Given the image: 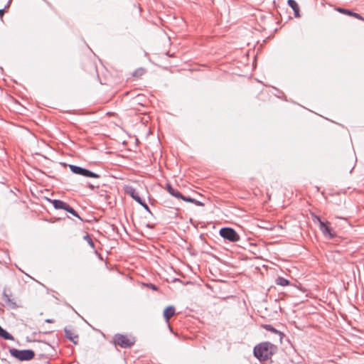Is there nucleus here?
<instances>
[{
	"instance_id": "obj_19",
	"label": "nucleus",
	"mask_w": 364,
	"mask_h": 364,
	"mask_svg": "<svg viewBox=\"0 0 364 364\" xmlns=\"http://www.w3.org/2000/svg\"><path fill=\"white\" fill-rule=\"evenodd\" d=\"M170 194L177 198H182V194L177 190H175L174 188L173 189V191L170 193Z\"/></svg>"
},
{
	"instance_id": "obj_15",
	"label": "nucleus",
	"mask_w": 364,
	"mask_h": 364,
	"mask_svg": "<svg viewBox=\"0 0 364 364\" xmlns=\"http://www.w3.org/2000/svg\"><path fill=\"white\" fill-rule=\"evenodd\" d=\"M262 327L266 329L268 331L272 332L274 333H281L278 330H277L275 328H274L271 325L265 324L263 325Z\"/></svg>"
},
{
	"instance_id": "obj_8",
	"label": "nucleus",
	"mask_w": 364,
	"mask_h": 364,
	"mask_svg": "<svg viewBox=\"0 0 364 364\" xmlns=\"http://www.w3.org/2000/svg\"><path fill=\"white\" fill-rule=\"evenodd\" d=\"M319 228L321 231L326 237H328L330 239L334 237L335 234L333 233L332 230L329 227H328L325 223L321 222V225L319 226Z\"/></svg>"
},
{
	"instance_id": "obj_20",
	"label": "nucleus",
	"mask_w": 364,
	"mask_h": 364,
	"mask_svg": "<svg viewBox=\"0 0 364 364\" xmlns=\"http://www.w3.org/2000/svg\"><path fill=\"white\" fill-rule=\"evenodd\" d=\"M312 218H313L314 222H318L319 223V226L321 225V222H322V221L319 216H318L315 214H312Z\"/></svg>"
},
{
	"instance_id": "obj_3",
	"label": "nucleus",
	"mask_w": 364,
	"mask_h": 364,
	"mask_svg": "<svg viewBox=\"0 0 364 364\" xmlns=\"http://www.w3.org/2000/svg\"><path fill=\"white\" fill-rule=\"evenodd\" d=\"M10 354L19 360H31L35 353L32 350H18L16 348H11L9 350Z\"/></svg>"
},
{
	"instance_id": "obj_24",
	"label": "nucleus",
	"mask_w": 364,
	"mask_h": 364,
	"mask_svg": "<svg viewBox=\"0 0 364 364\" xmlns=\"http://www.w3.org/2000/svg\"><path fill=\"white\" fill-rule=\"evenodd\" d=\"M180 199H181V200H184V201H186V202H189V203H191L192 200H193L192 198L186 197V196H183V195H182V198H181Z\"/></svg>"
},
{
	"instance_id": "obj_9",
	"label": "nucleus",
	"mask_w": 364,
	"mask_h": 364,
	"mask_svg": "<svg viewBox=\"0 0 364 364\" xmlns=\"http://www.w3.org/2000/svg\"><path fill=\"white\" fill-rule=\"evenodd\" d=\"M64 331L68 339L73 342L75 344L77 343L78 336L75 333L73 329L65 327Z\"/></svg>"
},
{
	"instance_id": "obj_17",
	"label": "nucleus",
	"mask_w": 364,
	"mask_h": 364,
	"mask_svg": "<svg viewBox=\"0 0 364 364\" xmlns=\"http://www.w3.org/2000/svg\"><path fill=\"white\" fill-rule=\"evenodd\" d=\"M336 11H338V12H340L341 14H346V15H348V16H351L352 12H353L350 10L343 9V8H341V7L336 8Z\"/></svg>"
},
{
	"instance_id": "obj_21",
	"label": "nucleus",
	"mask_w": 364,
	"mask_h": 364,
	"mask_svg": "<svg viewBox=\"0 0 364 364\" xmlns=\"http://www.w3.org/2000/svg\"><path fill=\"white\" fill-rule=\"evenodd\" d=\"M351 16H353L357 19L364 21V18L362 16H360L359 14L352 12Z\"/></svg>"
},
{
	"instance_id": "obj_30",
	"label": "nucleus",
	"mask_w": 364,
	"mask_h": 364,
	"mask_svg": "<svg viewBox=\"0 0 364 364\" xmlns=\"http://www.w3.org/2000/svg\"><path fill=\"white\" fill-rule=\"evenodd\" d=\"M46 322L47 323H53V319H50V318H48L46 320Z\"/></svg>"
},
{
	"instance_id": "obj_1",
	"label": "nucleus",
	"mask_w": 364,
	"mask_h": 364,
	"mask_svg": "<svg viewBox=\"0 0 364 364\" xmlns=\"http://www.w3.org/2000/svg\"><path fill=\"white\" fill-rule=\"evenodd\" d=\"M277 348L270 342H262L255 346L254 355L261 362L272 358L277 352Z\"/></svg>"
},
{
	"instance_id": "obj_27",
	"label": "nucleus",
	"mask_w": 364,
	"mask_h": 364,
	"mask_svg": "<svg viewBox=\"0 0 364 364\" xmlns=\"http://www.w3.org/2000/svg\"><path fill=\"white\" fill-rule=\"evenodd\" d=\"M173 188L170 185H166V191L170 193L171 191H173Z\"/></svg>"
},
{
	"instance_id": "obj_25",
	"label": "nucleus",
	"mask_w": 364,
	"mask_h": 364,
	"mask_svg": "<svg viewBox=\"0 0 364 364\" xmlns=\"http://www.w3.org/2000/svg\"><path fill=\"white\" fill-rule=\"evenodd\" d=\"M147 287H149V288H151V289H153V290H154V291H156V290L158 289V287H157L156 285H154V284H151V283H150V284H147Z\"/></svg>"
},
{
	"instance_id": "obj_2",
	"label": "nucleus",
	"mask_w": 364,
	"mask_h": 364,
	"mask_svg": "<svg viewBox=\"0 0 364 364\" xmlns=\"http://www.w3.org/2000/svg\"><path fill=\"white\" fill-rule=\"evenodd\" d=\"M136 342L135 338L121 333H116L113 337V343L123 348H131Z\"/></svg>"
},
{
	"instance_id": "obj_5",
	"label": "nucleus",
	"mask_w": 364,
	"mask_h": 364,
	"mask_svg": "<svg viewBox=\"0 0 364 364\" xmlns=\"http://www.w3.org/2000/svg\"><path fill=\"white\" fill-rule=\"evenodd\" d=\"M69 168H70V171L73 173H75V174H78V175H81V176H83L85 177H90V178H100V175H98L94 172H92L88 169L80 167V166H77L75 165H70Z\"/></svg>"
},
{
	"instance_id": "obj_11",
	"label": "nucleus",
	"mask_w": 364,
	"mask_h": 364,
	"mask_svg": "<svg viewBox=\"0 0 364 364\" xmlns=\"http://www.w3.org/2000/svg\"><path fill=\"white\" fill-rule=\"evenodd\" d=\"M288 5L293 9L294 12V16L296 17H299V6L296 1L294 0H288Z\"/></svg>"
},
{
	"instance_id": "obj_22",
	"label": "nucleus",
	"mask_w": 364,
	"mask_h": 364,
	"mask_svg": "<svg viewBox=\"0 0 364 364\" xmlns=\"http://www.w3.org/2000/svg\"><path fill=\"white\" fill-rule=\"evenodd\" d=\"M141 206L144 207V208L148 211H150L149 210V208L148 206V205L144 202L141 199V203H139Z\"/></svg>"
},
{
	"instance_id": "obj_28",
	"label": "nucleus",
	"mask_w": 364,
	"mask_h": 364,
	"mask_svg": "<svg viewBox=\"0 0 364 364\" xmlns=\"http://www.w3.org/2000/svg\"><path fill=\"white\" fill-rule=\"evenodd\" d=\"M87 186H88L90 189H92V190H93V189L95 188V187L94 185H92V184H91V183H88V184H87Z\"/></svg>"
},
{
	"instance_id": "obj_16",
	"label": "nucleus",
	"mask_w": 364,
	"mask_h": 364,
	"mask_svg": "<svg viewBox=\"0 0 364 364\" xmlns=\"http://www.w3.org/2000/svg\"><path fill=\"white\" fill-rule=\"evenodd\" d=\"M65 210L70 213H71L73 215H74L75 217H77L80 220H82V218L79 216L78 213L72 208L70 207L69 205H68Z\"/></svg>"
},
{
	"instance_id": "obj_18",
	"label": "nucleus",
	"mask_w": 364,
	"mask_h": 364,
	"mask_svg": "<svg viewBox=\"0 0 364 364\" xmlns=\"http://www.w3.org/2000/svg\"><path fill=\"white\" fill-rule=\"evenodd\" d=\"M84 240H85L87 242V243L90 245V246L92 248H93V249L95 248V243L88 234H87L85 236H84Z\"/></svg>"
},
{
	"instance_id": "obj_6",
	"label": "nucleus",
	"mask_w": 364,
	"mask_h": 364,
	"mask_svg": "<svg viewBox=\"0 0 364 364\" xmlns=\"http://www.w3.org/2000/svg\"><path fill=\"white\" fill-rule=\"evenodd\" d=\"M124 191L127 194L130 196L136 202L141 203V198L139 193L136 192L134 188L131 186H127L124 187Z\"/></svg>"
},
{
	"instance_id": "obj_13",
	"label": "nucleus",
	"mask_w": 364,
	"mask_h": 364,
	"mask_svg": "<svg viewBox=\"0 0 364 364\" xmlns=\"http://www.w3.org/2000/svg\"><path fill=\"white\" fill-rule=\"evenodd\" d=\"M3 297H4V301L8 305H9L11 308L16 309L17 307L16 302H14L12 299H11L8 294H6V293H4Z\"/></svg>"
},
{
	"instance_id": "obj_10",
	"label": "nucleus",
	"mask_w": 364,
	"mask_h": 364,
	"mask_svg": "<svg viewBox=\"0 0 364 364\" xmlns=\"http://www.w3.org/2000/svg\"><path fill=\"white\" fill-rule=\"evenodd\" d=\"M48 200L50 201V203H51L53 204V207L55 209H63V210H65V209H66V208H67V206L68 205V203H66L64 201L60 200L48 199Z\"/></svg>"
},
{
	"instance_id": "obj_29",
	"label": "nucleus",
	"mask_w": 364,
	"mask_h": 364,
	"mask_svg": "<svg viewBox=\"0 0 364 364\" xmlns=\"http://www.w3.org/2000/svg\"><path fill=\"white\" fill-rule=\"evenodd\" d=\"M4 14V9H0V16L1 17L3 16Z\"/></svg>"
},
{
	"instance_id": "obj_12",
	"label": "nucleus",
	"mask_w": 364,
	"mask_h": 364,
	"mask_svg": "<svg viewBox=\"0 0 364 364\" xmlns=\"http://www.w3.org/2000/svg\"><path fill=\"white\" fill-rule=\"evenodd\" d=\"M0 337L6 340L14 341V338L0 326Z\"/></svg>"
},
{
	"instance_id": "obj_7",
	"label": "nucleus",
	"mask_w": 364,
	"mask_h": 364,
	"mask_svg": "<svg viewBox=\"0 0 364 364\" xmlns=\"http://www.w3.org/2000/svg\"><path fill=\"white\" fill-rule=\"evenodd\" d=\"M176 314V309L173 306H167L163 313V316L166 321L168 323L169 319Z\"/></svg>"
},
{
	"instance_id": "obj_23",
	"label": "nucleus",
	"mask_w": 364,
	"mask_h": 364,
	"mask_svg": "<svg viewBox=\"0 0 364 364\" xmlns=\"http://www.w3.org/2000/svg\"><path fill=\"white\" fill-rule=\"evenodd\" d=\"M191 203H194L195 205H196L198 206H203L204 205V204L203 203H201L194 198H193Z\"/></svg>"
},
{
	"instance_id": "obj_4",
	"label": "nucleus",
	"mask_w": 364,
	"mask_h": 364,
	"mask_svg": "<svg viewBox=\"0 0 364 364\" xmlns=\"http://www.w3.org/2000/svg\"><path fill=\"white\" fill-rule=\"evenodd\" d=\"M220 235L222 237L230 242H235L240 240V235L231 228H223L220 230Z\"/></svg>"
},
{
	"instance_id": "obj_26",
	"label": "nucleus",
	"mask_w": 364,
	"mask_h": 364,
	"mask_svg": "<svg viewBox=\"0 0 364 364\" xmlns=\"http://www.w3.org/2000/svg\"><path fill=\"white\" fill-rule=\"evenodd\" d=\"M144 73V69H139L138 70H136V71L135 72L134 75H143Z\"/></svg>"
},
{
	"instance_id": "obj_14",
	"label": "nucleus",
	"mask_w": 364,
	"mask_h": 364,
	"mask_svg": "<svg viewBox=\"0 0 364 364\" xmlns=\"http://www.w3.org/2000/svg\"><path fill=\"white\" fill-rule=\"evenodd\" d=\"M275 282L277 285L282 287H285L289 284V281L282 277L277 278Z\"/></svg>"
}]
</instances>
